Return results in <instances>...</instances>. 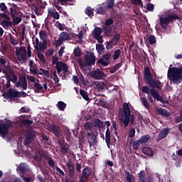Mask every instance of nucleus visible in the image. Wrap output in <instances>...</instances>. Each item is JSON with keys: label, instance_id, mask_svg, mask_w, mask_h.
Here are the masks:
<instances>
[{"label": "nucleus", "instance_id": "1", "mask_svg": "<svg viewBox=\"0 0 182 182\" xmlns=\"http://www.w3.org/2000/svg\"><path fill=\"white\" fill-rule=\"evenodd\" d=\"M144 79L145 82L149 85V87L152 88L150 90V93L152 97H154L156 102H161L163 103V97L160 95L159 91L156 90V89L158 90H161V82H160L159 80H154L153 79V75H151L150 68H149V67H146L144 69Z\"/></svg>", "mask_w": 182, "mask_h": 182}, {"label": "nucleus", "instance_id": "2", "mask_svg": "<svg viewBox=\"0 0 182 182\" xmlns=\"http://www.w3.org/2000/svg\"><path fill=\"white\" fill-rule=\"evenodd\" d=\"M167 76L173 85H178L182 82V65L178 68H169Z\"/></svg>", "mask_w": 182, "mask_h": 182}, {"label": "nucleus", "instance_id": "3", "mask_svg": "<svg viewBox=\"0 0 182 182\" xmlns=\"http://www.w3.org/2000/svg\"><path fill=\"white\" fill-rule=\"evenodd\" d=\"M123 112L124 114H122L119 116V120L124 123V127H127V126H129V123L134 124V115L132 114L130 107L127 103L123 104Z\"/></svg>", "mask_w": 182, "mask_h": 182}, {"label": "nucleus", "instance_id": "4", "mask_svg": "<svg viewBox=\"0 0 182 182\" xmlns=\"http://www.w3.org/2000/svg\"><path fill=\"white\" fill-rule=\"evenodd\" d=\"M12 127V123H1L0 124V136L2 139H5L6 136H8L9 133V129Z\"/></svg>", "mask_w": 182, "mask_h": 182}, {"label": "nucleus", "instance_id": "5", "mask_svg": "<svg viewBox=\"0 0 182 182\" xmlns=\"http://www.w3.org/2000/svg\"><path fill=\"white\" fill-rule=\"evenodd\" d=\"M95 63H96V56H95V53L92 51L88 52L85 57V68L87 66H93Z\"/></svg>", "mask_w": 182, "mask_h": 182}, {"label": "nucleus", "instance_id": "6", "mask_svg": "<svg viewBox=\"0 0 182 182\" xmlns=\"http://www.w3.org/2000/svg\"><path fill=\"white\" fill-rule=\"evenodd\" d=\"M36 137V132L35 130H30L26 132L25 135V139H24V145L25 146H29L32 141L35 140V138Z\"/></svg>", "mask_w": 182, "mask_h": 182}, {"label": "nucleus", "instance_id": "7", "mask_svg": "<svg viewBox=\"0 0 182 182\" xmlns=\"http://www.w3.org/2000/svg\"><path fill=\"white\" fill-rule=\"evenodd\" d=\"M71 37L70 35L68 32H62L60 33V37L59 38L55 41V46H60L65 41H70Z\"/></svg>", "mask_w": 182, "mask_h": 182}, {"label": "nucleus", "instance_id": "8", "mask_svg": "<svg viewBox=\"0 0 182 182\" xmlns=\"http://www.w3.org/2000/svg\"><path fill=\"white\" fill-rule=\"evenodd\" d=\"M112 57V53L110 52H107L105 55H102V58H100L97 62V65H102V66H109L110 63V58Z\"/></svg>", "mask_w": 182, "mask_h": 182}, {"label": "nucleus", "instance_id": "9", "mask_svg": "<svg viewBox=\"0 0 182 182\" xmlns=\"http://www.w3.org/2000/svg\"><path fill=\"white\" fill-rule=\"evenodd\" d=\"M102 33H103V29L100 27H95L93 30L92 35L94 38L97 41L98 43H102L103 42V36Z\"/></svg>", "mask_w": 182, "mask_h": 182}, {"label": "nucleus", "instance_id": "10", "mask_svg": "<svg viewBox=\"0 0 182 182\" xmlns=\"http://www.w3.org/2000/svg\"><path fill=\"white\" fill-rule=\"evenodd\" d=\"M138 182H153V178L146 174V171L141 170L138 173Z\"/></svg>", "mask_w": 182, "mask_h": 182}, {"label": "nucleus", "instance_id": "11", "mask_svg": "<svg viewBox=\"0 0 182 182\" xmlns=\"http://www.w3.org/2000/svg\"><path fill=\"white\" fill-rule=\"evenodd\" d=\"M87 138L90 147H92V146H96V144H97V136H96V134H95L93 131L87 132Z\"/></svg>", "mask_w": 182, "mask_h": 182}, {"label": "nucleus", "instance_id": "12", "mask_svg": "<svg viewBox=\"0 0 182 182\" xmlns=\"http://www.w3.org/2000/svg\"><path fill=\"white\" fill-rule=\"evenodd\" d=\"M3 96L6 99H15V97H19V91L10 88L7 92L3 93Z\"/></svg>", "mask_w": 182, "mask_h": 182}, {"label": "nucleus", "instance_id": "13", "mask_svg": "<svg viewBox=\"0 0 182 182\" xmlns=\"http://www.w3.org/2000/svg\"><path fill=\"white\" fill-rule=\"evenodd\" d=\"M8 15H11V18L14 16H19L21 15V11H19V8L16 4L11 5V7L7 11Z\"/></svg>", "mask_w": 182, "mask_h": 182}, {"label": "nucleus", "instance_id": "14", "mask_svg": "<svg viewBox=\"0 0 182 182\" xmlns=\"http://www.w3.org/2000/svg\"><path fill=\"white\" fill-rule=\"evenodd\" d=\"M48 132H51L53 133V134L55 136V137H60L61 134V130L60 127H58V125L55 124H52L48 127Z\"/></svg>", "mask_w": 182, "mask_h": 182}, {"label": "nucleus", "instance_id": "15", "mask_svg": "<svg viewBox=\"0 0 182 182\" xmlns=\"http://www.w3.org/2000/svg\"><path fill=\"white\" fill-rule=\"evenodd\" d=\"M105 124L107 126V130L105 132V141L107 143V146L108 149H110V145L112 144L110 141V137H112L111 133H110V129H109V127L110 126V122L106 121L105 122Z\"/></svg>", "mask_w": 182, "mask_h": 182}, {"label": "nucleus", "instance_id": "16", "mask_svg": "<svg viewBox=\"0 0 182 182\" xmlns=\"http://www.w3.org/2000/svg\"><path fill=\"white\" fill-rule=\"evenodd\" d=\"M58 144L60 146L61 153L66 156L68 153H69V147L70 146L63 139L58 140Z\"/></svg>", "mask_w": 182, "mask_h": 182}, {"label": "nucleus", "instance_id": "17", "mask_svg": "<svg viewBox=\"0 0 182 182\" xmlns=\"http://www.w3.org/2000/svg\"><path fill=\"white\" fill-rule=\"evenodd\" d=\"M16 87H19L20 86L23 90H26V89H28V81H26V77H20L18 82H16Z\"/></svg>", "mask_w": 182, "mask_h": 182}, {"label": "nucleus", "instance_id": "18", "mask_svg": "<svg viewBox=\"0 0 182 182\" xmlns=\"http://www.w3.org/2000/svg\"><path fill=\"white\" fill-rule=\"evenodd\" d=\"M168 23H170V20L168 16L167 17H160L159 18V25L163 29H167V26H168Z\"/></svg>", "mask_w": 182, "mask_h": 182}, {"label": "nucleus", "instance_id": "19", "mask_svg": "<svg viewBox=\"0 0 182 182\" xmlns=\"http://www.w3.org/2000/svg\"><path fill=\"white\" fill-rule=\"evenodd\" d=\"M55 69H63L64 75L69 73V67L68 66V64L62 61H60L59 63L55 65Z\"/></svg>", "mask_w": 182, "mask_h": 182}, {"label": "nucleus", "instance_id": "20", "mask_svg": "<svg viewBox=\"0 0 182 182\" xmlns=\"http://www.w3.org/2000/svg\"><path fill=\"white\" fill-rule=\"evenodd\" d=\"M48 49V41H41L40 43L38 46V48H36V50H38V52H41V53H45V50Z\"/></svg>", "mask_w": 182, "mask_h": 182}, {"label": "nucleus", "instance_id": "21", "mask_svg": "<svg viewBox=\"0 0 182 182\" xmlns=\"http://www.w3.org/2000/svg\"><path fill=\"white\" fill-rule=\"evenodd\" d=\"M92 77L97 80H100V79L105 77V73L100 70V69H97L95 71L92 72Z\"/></svg>", "mask_w": 182, "mask_h": 182}, {"label": "nucleus", "instance_id": "22", "mask_svg": "<svg viewBox=\"0 0 182 182\" xmlns=\"http://www.w3.org/2000/svg\"><path fill=\"white\" fill-rule=\"evenodd\" d=\"M90 174H92V170L90 169V167L87 166L82 170L80 178L87 181V178L90 177Z\"/></svg>", "mask_w": 182, "mask_h": 182}, {"label": "nucleus", "instance_id": "23", "mask_svg": "<svg viewBox=\"0 0 182 182\" xmlns=\"http://www.w3.org/2000/svg\"><path fill=\"white\" fill-rule=\"evenodd\" d=\"M168 133H170V130H168V129L167 128L163 129L157 136V141H160V140H163V139H166V137L168 136Z\"/></svg>", "mask_w": 182, "mask_h": 182}, {"label": "nucleus", "instance_id": "24", "mask_svg": "<svg viewBox=\"0 0 182 182\" xmlns=\"http://www.w3.org/2000/svg\"><path fill=\"white\" fill-rule=\"evenodd\" d=\"M102 32H104L105 36L110 38L113 32V28L112 26H102Z\"/></svg>", "mask_w": 182, "mask_h": 182}, {"label": "nucleus", "instance_id": "25", "mask_svg": "<svg viewBox=\"0 0 182 182\" xmlns=\"http://www.w3.org/2000/svg\"><path fill=\"white\" fill-rule=\"evenodd\" d=\"M48 13L49 16L53 18V19H59L60 18V15L55 9H48Z\"/></svg>", "mask_w": 182, "mask_h": 182}, {"label": "nucleus", "instance_id": "26", "mask_svg": "<svg viewBox=\"0 0 182 182\" xmlns=\"http://www.w3.org/2000/svg\"><path fill=\"white\" fill-rule=\"evenodd\" d=\"M142 153H144V154H145L146 156H149V157H153V156H154V152L153 151V149L147 146L142 148Z\"/></svg>", "mask_w": 182, "mask_h": 182}, {"label": "nucleus", "instance_id": "27", "mask_svg": "<svg viewBox=\"0 0 182 182\" xmlns=\"http://www.w3.org/2000/svg\"><path fill=\"white\" fill-rule=\"evenodd\" d=\"M50 158V156L43 153H38V155H36V160L37 161H41L42 160H49Z\"/></svg>", "mask_w": 182, "mask_h": 182}, {"label": "nucleus", "instance_id": "28", "mask_svg": "<svg viewBox=\"0 0 182 182\" xmlns=\"http://www.w3.org/2000/svg\"><path fill=\"white\" fill-rule=\"evenodd\" d=\"M33 90L35 93H41V92H43V86L39 82H35L33 85Z\"/></svg>", "mask_w": 182, "mask_h": 182}, {"label": "nucleus", "instance_id": "29", "mask_svg": "<svg viewBox=\"0 0 182 182\" xmlns=\"http://www.w3.org/2000/svg\"><path fill=\"white\" fill-rule=\"evenodd\" d=\"M67 166L70 177H73V176H75V168L73 167V163H72V161L69 162L67 164Z\"/></svg>", "mask_w": 182, "mask_h": 182}, {"label": "nucleus", "instance_id": "30", "mask_svg": "<svg viewBox=\"0 0 182 182\" xmlns=\"http://www.w3.org/2000/svg\"><path fill=\"white\" fill-rule=\"evenodd\" d=\"M157 112L159 114H161L162 116H165V117H169V116H171V114L170 113V112L167 111L164 108H159L158 109Z\"/></svg>", "mask_w": 182, "mask_h": 182}, {"label": "nucleus", "instance_id": "31", "mask_svg": "<svg viewBox=\"0 0 182 182\" xmlns=\"http://www.w3.org/2000/svg\"><path fill=\"white\" fill-rule=\"evenodd\" d=\"M95 127H98V129H103V121L100 120V119L97 118L94 121Z\"/></svg>", "mask_w": 182, "mask_h": 182}, {"label": "nucleus", "instance_id": "32", "mask_svg": "<svg viewBox=\"0 0 182 182\" xmlns=\"http://www.w3.org/2000/svg\"><path fill=\"white\" fill-rule=\"evenodd\" d=\"M41 9H45V6L39 5L34 6V12L36 15H37L38 16H39V15H42Z\"/></svg>", "mask_w": 182, "mask_h": 182}, {"label": "nucleus", "instance_id": "33", "mask_svg": "<svg viewBox=\"0 0 182 182\" xmlns=\"http://www.w3.org/2000/svg\"><path fill=\"white\" fill-rule=\"evenodd\" d=\"M66 103H65L63 101H59L56 105L58 109L61 112H64V110L66 109Z\"/></svg>", "mask_w": 182, "mask_h": 182}, {"label": "nucleus", "instance_id": "34", "mask_svg": "<svg viewBox=\"0 0 182 182\" xmlns=\"http://www.w3.org/2000/svg\"><path fill=\"white\" fill-rule=\"evenodd\" d=\"M83 127L85 130H87V132H93V124H92V122H85Z\"/></svg>", "mask_w": 182, "mask_h": 182}, {"label": "nucleus", "instance_id": "35", "mask_svg": "<svg viewBox=\"0 0 182 182\" xmlns=\"http://www.w3.org/2000/svg\"><path fill=\"white\" fill-rule=\"evenodd\" d=\"M141 144H143L141 143V141H140V139H138V140H136V141H134L132 142V149L134 150H138V149L140 147V145Z\"/></svg>", "mask_w": 182, "mask_h": 182}, {"label": "nucleus", "instance_id": "36", "mask_svg": "<svg viewBox=\"0 0 182 182\" xmlns=\"http://www.w3.org/2000/svg\"><path fill=\"white\" fill-rule=\"evenodd\" d=\"M120 68H122V63H119L115 65L114 66L112 67L109 70V72L110 73H116V72H117V70H119Z\"/></svg>", "mask_w": 182, "mask_h": 182}, {"label": "nucleus", "instance_id": "37", "mask_svg": "<svg viewBox=\"0 0 182 182\" xmlns=\"http://www.w3.org/2000/svg\"><path fill=\"white\" fill-rule=\"evenodd\" d=\"M80 94L84 100H86V102H89V95H87V92H86L85 90H80Z\"/></svg>", "mask_w": 182, "mask_h": 182}, {"label": "nucleus", "instance_id": "38", "mask_svg": "<svg viewBox=\"0 0 182 182\" xmlns=\"http://www.w3.org/2000/svg\"><path fill=\"white\" fill-rule=\"evenodd\" d=\"M149 140H150L149 134L144 135L139 139V141H141V143H142V144H144V143H149Z\"/></svg>", "mask_w": 182, "mask_h": 182}, {"label": "nucleus", "instance_id": "39", "mask_svg": "<svg viewBox=\"0 0 182 182\" xmlns=\"http://www.w3.org/2000/svg\"><path fill=\"white\" fill-rule=\"evenodd\" d=\"M73 54L75 58H80L82 56V50H80V48L76 47L74 48Z\"/></svg>", "mask_w": 182, "mask_h": 182}, {"label": "nucleus", "instance_id": "40", "mask_svg": "<svg viewBox=\"0 0 182 182\" xmlns=\"http://www.w3.org/2000/svg\"><path fill=\"white\" fill-rule=\"evenodd\" d=\"M18 171L21 173V174H25L26 171H28V168H26V166L25 164H21L18 166Z\"/></svg>", "mask_w": 182, "mask_h": 182}, {"label": "nucleus", "instance_id": "41", "mask_svg": "<svg viewBox=\"0 0 182 182\" xmlns=\"http://www.w3.org/2000/svg\"><path fill=\"white\" fill-rule=\"evenodd\" d=\"M77 62L80 65L81 70H83L85 72V70H86V65H85V62H83V59H82V58H78Z\"/></svg>", "mask_w": 182, "mask_h": 182}, {"label": "nucleus", "instance_id": "42", "mask_svg": "<svg viewBox=\"0 0 182 182\" xmlns=\"http://www.w3.org/2000/svg\"><path fill=\"white\" fill-rule=\"evenodd\" d=\"M116 43H114V42L111 40L108 42H107V45H106V49L107 50H110V49H113V46H116Z\"/></svg>", "mask_w": 182, "mask_h": 182}, {"label": "nucleus", "instance_id": "43", "mask_svg": "<svg viewBox=\"0 0 182 182\" xmlns=\"http://www.w3.org/2000/svg\"><path fill=\"white\" fill-rule=\"evenodd\" d=\"M85 15H87V16H90V18H92L93 16V9L91 7H87L85 10Z\"/></svg>", "mask_w": 182, "mask_h": 182}, {"label": "nucleus", "instance_id": "44", "mask_svg": "<svg viewBox=\"0 0 182 182\" xmlns=\"http://www.w3.org/2000/svg\"><path fill=\"white\" fill-rule=\"evenodd\" d=\"M1 25L3 28H9V26H12V21L3 20L1 21Z\"/></svg>", "mask_w": 182, "mask_h": 182}, {"label": "nucleus", "instance_id": "45", "mask_svg": "<svg viewBox=\"0 0 182 182\" xmlns=\"http://www.w3.org/2000/svg\"><path fill=\"white\" fill-rule=\"evenodd\" d=\"M125 173H126V181L127 182H136V180H133L132 178V175L130 174V172L128 171H125Z\"/></svg>", "mask_w": 182, "mask_h": 182}, {"label": "nucleus", "instance_id": "46", "mask_svg": "<svg viewBox=\"0 0 182 182\" xmlns=\"http://www.w3.org/2000/svg\"><path fill=\"white\" fill-rule=\"evenodd\" d=\"M13 18V23H14V25H18V23H21V22H22V18L20 16H15Z\"/></svg>", "mask_w": 182, "mask_h": 182}, {"label": "nucleus", "instance_id": "47", "mask_svg": "<svg viewBox=\"0 0 182 182\" xmlns=\"http://www.w3.org/2000/svg\"><path fill=\"white\" fill-rule=\"evenodd\" d=\"M6 77L7 79L6 85H3L4 89H9V87H11V77L9 75H6Z\"/></svg>", "mask_w": 182, "mask_h": 182}, {"label": "nucleus", "instance_id": "48", "mask_svg": "<svg viewBox=\"0 0 182 182\" xmlns=\"http://www.w3.org/2000/svg\"><path fill=\"white\" fill-rule=\"evenodd\" d=\"M120 38H122V36L119 33H116L114 35L112 41L114 42V43L117 45L118 41H120Z\"/></svg>", "mask_w": 182, "mask_h": 182}, {"label": "nucleus", "instance_id": "49", "mask_svg": "<svg viewBox=\"0 0 182 182\" xmlns=\"http://www.w3.org/2000/svg\"><path fill=\"white\" fill-rule=\"evenodd\" d=\"M37 56L38 59L42 62V63H45L46 60H45V55L42 53L41 51L37 52Z\"/></svg>", "mask_w": 182, "mask_h": 182}, {"label": "nucleus", "instance_id": "50", "mask_svg": "<svg viewBox=\"0 0 182 182\" xmlns=\"http://www.w3.org/2000/svg\"><path fill=\"white\" fill-rule=\"evenodd\" d=\"M141 102L143 106H144L146 109H150V106L149 105V102H147V100H146L145 97H141Z\"/></svg>", "mask_w": 182, "mask_h": 182}, {"label": "nucleus", "instance_id": "51", "mask_svg": "<svg viewBox=\"0 0 182 182\" xmlns=\"http://www.w3.org/2000/svg\"><path fill=\"white\" fill-rule=\"evenodd\" d=\"M121 50L120 49H118V50H116L114 52V55H113V59L114 60H117L118 58H120V53H121Z\"/></svg>", "mask_w": 182, "mask_h": 182}, {"label": "nucleus", "instance_id": "52", "mask_svg": "<svg viewBox=\"0 0 182 182\" xmlns=\"http://www.w3.org/2000/svg\"><path fill=\"white\" fill-rule=\"evenodd\" d=\"M33 123V120H29V119H23L21 121V124H23V126H31V124H32Z\"/></svg>", "mask_w": 182, "mask_h": 182}, {"label": "nucleus", "instance_id": "53", "mask_svg": "<svg viewBox=\"0 0 182 182\" xmlns=\"http://www.w3.org/2000/svg\"><path fill=\"white\" fill-rule=\"evenodd\" d=\"M96 49L97 50V53L101 55L102 52H103V50H105V46L101 44H97L96 45Z\"/></svg>", "mask_w": 182, "mask_h": 182}, {"label": "nucleus", "instance_id": "54", "mask_svg": "<svg viewBox=\"0 0 182 182\" xmlns=\"http://www.w3.org/2000/svg\"><path fill=\"white\" fill-rule=\"evenodd\" d=\"M39 37L41 41H47L46 40V33L43 30L40 31Z\"/></svg>", "mask_w": 182, "mask_h": 182}, {"label": "nucleus", "instance_id": "55", "mask_svg": "<svg viewBox=\"0 0 182 182\" xmlns=\"http://www.w3.org/2000/svg\"><path fill=\"white\" fill-rule=\"evenodd\" d=\"M107 5L108 9H113V6H114V0H107Z\"/></svg>", "mask_w": 182, "mask_h": 182}, {"label": "nucleus", "instance_id": "56", "mask_svg": "<svg viewBox=\"0 0 182 182\" xmlns=\"http://www.w3.org/2000/svg\"><path fill=\"white\" fill-rule=\"evenodd\" d=\"M169 21L173 22V21H177V19H180L177 14H171L168 16Z\"/></svg>", "mask_w": 182, "mask_h": 182}, {"label": "nucleus", "instance_id": "57", "mask_svg": "<svg viewBox=\"0 0 182 182\" xmlns=\"http://www.w3.org/2000/svg\"><path fill=\"white\" fill-rule=\"evenodd\" d=\"M114 23V21L112 18H108L105 21V23L103 24L104 26H110L111 25H113Z\"/></svg>", "mask_w": 182, "mask_h": 182}, {"label": "nucleus", "instance_id": "58", "mask_svg": "<svg viewBox=\"0 0 182 182\" xmlns=\"http://www.w3.org/2000/svg\"><path fill=\"white\" fill-rule=\"evenodd\" d=\"M149 42L150 45H154V43H156V36H154V35L150 36L149 38Z\"/></svg>", "mask_w": 182, "mask_h": 182}, {"label": "nucleus", "instance_id": "59", "mask_svg": "<svg viewBox=\"0 0 182 182\" xmlns=\"http://www.w3.org/2000/svg\"><path fill=\"white\" fill-rule=\"evenodd\" d=\"M48 164L52 168H55V161H53V159L50 157L48 160Z\"/></svg>", "mask_w": 182, "mask_h": 182}, {"label": "nucleus", "instance_id": "60", "mask_svg": "<svg viewBox=\"0 0 182 182\" xmlns=\"http://www.w3.org/2000/svg\"><path fill=\"white\" fill-rule=\"evenodd\" d=\"M52 75L53 76L55 83H59V77H58V75H56V70L53 71Z\"/></svg>", "mask_w": 182, "mask_h": 182}, {"label": "nucleus", "instance_id": "61", "mask_svg": "<svg viewBox=\"0 0 182 182\" xmlns=\"http://www.w3.org/2000/svg\"><path fill=\"white\" fill-rule=\"evenodd\" d=\"M146 9L150 12H153V11H154V5L151 3H149L146 6Z\"/></svg>", "mask_w": 182, "mask_h": 182}, {"label": "nucleus", "instance_id": "62", "mask_svg": "<svg viewBox=\"0 0 182 182\" xmlns=\"http://www.w3.org/2000/svg\"><path fill=\"white\" fill-rule=\"evenodd\" d=\"M130 1L133 5H140L141 6H143V2H141V0H130Z\"/></svg>", "mask_w": 182, "mask_h": 182}, {"label": "nucleus", "instance_id": "63", "mask_svg": "<svg viewBox=\"0 0 182 182\" xmlns=\"http://www.w3.org/2000/svg\"><path fill=\"white\" fill-rule=\"evenodd\" d=\"M97 14H99L100 15H104L105 14V8L103 6H100L97 9Z\"/></svg>", "mask_w": 182, "mask_h": 182}, {"label": "nucleus", "instance_id": "64", "mask_svg": "<svg viewBox=\"0 0 182 182\" xmlns=\"http://www.w3.org/2000/svg\"><path fill=\"white\" fill-rule=\"evenodd\" d=\"M30 72L33 75H38V68L36 67H30Z\"/></svg>", "mask_w": 182, "mask_h": 182}]
</instances>
